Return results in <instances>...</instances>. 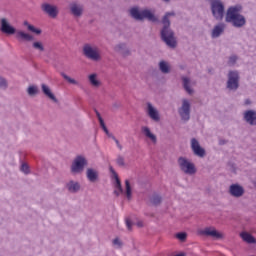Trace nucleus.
Returning <instances> with one entry per match:
<instances>
[{
    "instance_id": "obj_32",
    "label": "nucleus",
    "mask_w": 256,
    "mask_h": 256,
    "mask_svg": "<svg viewBox=\"0 0 256 256\" xmlns=\"http://www.w3.org/2000/svg\"><path fill=\"white\" fill-rule=\"evenodd\" d=\"M169 17H175V12L174 11L166 12L162 17L161 23L171 25V20L169 19Z\"/></svg>"
},
{
    "instance_id": "obj_5",
    "label": "nucleus",
    "mask_w": 256,
    "mask_h": 256,
    "mask_svg": "<svg viewBox=\"0 0 256 256\" xmlns=\"http://www.w3.org/2000/svg\"><path fill=\"white\" fill-rule=\"evenodd\" d=\"M210 11L215 21H223L227 13H225V3L221 0H210Z\"/></svg>"
},
{
    "instance_id": "obj_46",
    "label": "nucleus",
    "mask_w": 256,
    "mask_h": 256,
    "mask_svg": "<svg viewBox=\"0 0 256 256\" xmlns=\"http://www.w3.org/2000/svg\"><path fill=\"white\" fill-rule=\"evenodd\" d=\"M109 171H110V173H111V177L113 178V177H117V176H119V174H117V172L115 171V169L113 168V166H109Z\"/></svg>"
},
{
    "instance_id": "obj_26",
    "label": "nucleus",
    "mask_w": 256,
    "mask_h": 256,
    "mask_svg": "<svg viewBox=\"0 0 256 256\" xmlns=\"http://www.w3.org/2000/svg\"><path fill=\"white\" fill-rule=\"evenodd\" d=\"M124 194L126 195L128 201H131V198L133 197V187H131V182L129 180H125Z\"/></svg>"
},
{
    "instance_id": "obj_35",
    "label": "nucleus",
    "mask_w": 256,
    "mask_h": 256,
    "mask_svg": "<svg viewBox=\"0 0 256 256\" xmlns=\"http://www.w3.org/2000/svg\"><path fill=\"white\" fill-rule=\"evenodd\" d=\"M174 237H176L178 241H181V243H185L187 241V232H178Z\"/></svg>"
},
{
    "instance_id": "obj_30",
    "label": "nucleus",
    "mask_w": 256,
    "mask_h": 256,
    "mask_svg": "<svg viewBox=\"0 0 256 256\" xmlns=\"http://www.w3.org/2000/svg\"><path fill=\"white\" fill-rule=\"evenodd\" d=\"M26 93L29 95V97H36V95H39V87L37 85H30L28 86Z\"/></svg>"
},
{
    "instance_id": "obj_48",
    "label": "nucleus",
    "mask_w": 256,
    "mask_h": 256,
    "mask_svg": "<svg viewBox=\"0 0 256 256\" xmlns=\"http://www.w3.org/2000/svg\"><path fill=\"white\" fill-rule=\"evenodd\" d=\"M94 113H96V117L98 119V121H103V117H101V113H99L98 109H94Z\"/></svg>"
},
{
    "instance_id": "obj_53",
    "label": "nucleus",
    "mask_w": 256,
    "mask_h": 256,
    "mask_svg": "<svg viewBox=\"0 0 256 256\" xmlns=\"http://www.w3.org/2000/svg\"><path fill=\"white\" fill-rule=\"evenodd\" d=\"M137 227H143V222H137Z\"/></svg>"
},
{
    "instance_id": "obj_51",
    "label": "nucleus",
    "mask_w": 256,
    "mask_h": 256,
    "mask_svg": "<svg viewBox=\"0 0 256 256\" xmlns=\"http://www.w3.org/2000/svg\"><path fill=\"white\" fill-rule=\"evenodd\" d=\"M113 193H114V195H116V197H119V195L122 194L121 191L117 190V188H116V190H114Z\"/></svg>"
},
{
    "instance_id": "obj_42",
    "label": "nucleus",
    "mask_w": 256,
    "mask_h": 256,
    "mask_svg": "<svg viewBox=\"0 0 256 256\" xmlns=\"http://www.w3.org/2000/svg\"><path fill=\"white\" fill-rule=\"evenodd\" d=\"M125 223H126V227H127L128 231H132L133 230V221H131V219H129V218H126Z\"/></svg>"
},
{
    "instance_id": "obj_19",
    "label": "nucleus",
    "mask_w": 256,
    "mask_h": 256,
    "mask_svg": "<svg viewBox=\"0 0 256 256\" xmlns=\"http://www.w3.org/2000/svg\"><path fill=\"white\" fill-rule=\"evenodd\" d=\"M86 177L90 183H97V181H99V171L93 168H88L86 170Z\"/></svg>"
},
{
    "instance_id": "obj_22",
    "label": "nucleus",
    "mask_w": 256,
    "mask_h": 256,
    "mask_svg": "<svg viewBox=\"0 0 256 256\" xmlns=\"http://www.w3.org/2000/svg\"><path fill=\"white\" fill-rule=\"evenodd\" d=\"M141 131L143 135H145L148 139H150V141H152V143H157V136L153 134V132H151V128H149L148 126H142Z\"/></svg>"
},
{
    "instance_id": "obj_33",
    "label": "nucleus",
    "mask_w": 256,
    "mask_h": 256,
    "mask_svg": "<svg viewBox=\"0 0 256 256\" xmlns=\"http://www.w3.org/2000/svg\"><path fill=\"white\" fill-rule=\"evenodd\" d=\"M33 49H36V51H40V53H43L45 51V46H43V42L41 41H34L32 43Z\"/></svg>"
},
{
    "instance_id": "obj_28",
    "label": "nucleus",
    "mask_w": 256,
    "mask_h": 256,
    "mask_svg": "<svg viewBox=\"0 0 256 256\" xmlns=\"http://www.w3.org/2000/svg\"><path fill=\"white\" fill-rule=\"evenodd\" d=\"M113 179V185L115 187V189H117L118 191H120V193L125 194V190L123 189V184H121V179L119 178V176H114L112 177Z\"/></svg>"
},
{
    "instance_id": "obj_8",
    "label": "nucleus",
    "mask_w": 256,
    "mask_h": 256,
    "mask_svg": "<svg viewBox=\"0 0 256 256\" xmlns=\"http://www.w3.org/2000/svg\"><path fill=\"white\" fill-rule=\"evenodd\" d=\"M239 79V71L230 70L228 72V80L226 83L227 89H229V91H237V89H239Z\"/></svg>"
},
{
    "instance_id": "obj_49",
    "label": "nucleus",
    "mask_w": 256,
    "mask_h": 256,
    "mask_svg": "<svg viewBox=\"0 0 256 256\" xmlns=\"http://www.w3.org/2000/svg\"><path fill=\"white\" fill-rule=\"evenodd\" d=\"M113 109H119L121 107V102H114L112 104Z\"/></svg>"
},
{
    "instance_id": "obj_9",
    "label": "nucleus",
    "mask_w": 256,
    "mask_h": 256,
    "mask_svg": "<svg viewBox=\"0 0 256 256\" xmlns=\"http://www.w3.org/2000/svg\"><path fill=\"white\" fill-rule=\"evenodd\" d=\"M179 115L182 121H189L191 119V103L189 100L184 99L182 101V107L179 110Z\"/></svg>"
},
{
    "instance_id": "obj_34",
    "label": "nucleus",
    "mask_w": 256,
    "mask_h": 256,
    "mask_svg": "<svg viewBox=\"0 0 256 256\" xmlns=\"http://www.w3.org/2000/svg\"><path fill=\"white\" fill-rule=\"evenodd\" d=\"M61 77H63V79H65V81H67L68 83H70L71 85H79V82H77V80L69 77L67 74H65L64 72L60 73Z\"/></svg>"
},
{
    "instance_id": "obj_3",
    "label": "nucleus",
    "mask_w": 256,
    "mask_h": 256,
    "mask_svg": "<svg viewBox=\"0 0 256 256\" xmlns=\"http://www.w3.org/2000/svg\"><path fill=\"white\" fill-rule=\"evenodd\" d=\"M129 15L134 21L143 23L145 19L150 23H159V18L155 15V12L149 8L142 9L139 6H134L129 9Z\"/></svg>"
},
{
    "instance_id": "obj_20",
    "label": "nucleus",
    "mask_w": 256,
    "mask_h": 256,
    "mask_svg": "<svg viewBox=\"0 0 256 256\" xmlns=\"http://www.w3.org/2000/svg\"><path fill=\"white\" fill-rule=\"evenodd\" d=\"M66 189H68L69 193H79V191H81V184L74 180H70L66 183Z\"/></svg>"
},
{
    "instance_id": "obj_25",
    "label": "nucleus",
    "mask_w": 256,
    "mask_h": 256,
    "mask_svg": "<svg viewBox=\"0 0 256 256\" xmlns=\"http://www.w3.org/2000/svg\"><path fill=\"white\" fill-rule=\"evenodd\" d=\"M182 83H183V87L184 90L186 91V93H188V95H193V89H191V79H189V77H182Z\"/></svg>"
},
{
    "instance_id": "obj_38",
    "label": "nucleus",
    "mask_w": 256,
    "mask_h": 256,
    "mask_svg": "<svg viewBox=\"0 0 256 256\" xmlns=\"http://www.w3.org/2000/svg\"><path fill=\"white\" fill-rule=\"evenodd\" d=\"M116 163L119 167H125V158L121 155H118Z\"/></svg>"
},
{
    "instance_id": "obj_40",
    "label": "nucleus",
    "mask_w": 256,
    "mask_h": 256,
    "mask_svg": "<svg viewBox=\"0 0 256 256\" xmlns=\"http://www.w3.org/2000/svg\"><path fill=\"white\" fill-rule=\"evenodd\" d=\"M125 47H126L125 43H120V44H118V45L115 46L114 50H115L117 53H119V52H121V51L123 52L124 49H125Z\"/></svg>"
},
{
    "instance_id": "obj_2",
    "label": "nucleus",
    "mask_w": 256,
    "mask_h": 256,
    "mask_svg": "<svg viewBox=\"0 0 256 256\" xmlns=\"http://www.w3.org/2000/svg\"><path fill=\"white\" fill-rule=\"evenodd\" d=\"M241 11H243L241 4L230 6L226 11L225 22L231 23L236 29L245 27L247 25V19L241 14Z\"/></svg>"
},
{
    "instance_id": "obj_29",
    "label": "nucleus",
    "mask_w": 256,
    "mask_h": 256,
    "mask_svg": "<svg viewBox=\"0 0 256 256\" xmlns=\"http://www.w3.org/2000/svg\"><path fill=\"white\" fill-rule=\"evenodd\" d=\"M150 203H152L154 207H159V205L163 203V197L157 193H154L150 198Z\"/></svg>"
},
{
    "instance_id": "obj_50",
    "label": "nucleus",
    "mask_w": 256,
    "mask_h": 256,
    "mask_svg": "<svg viewBox=\"0 0 256 256\" xmlns=\"http://www.w3.org/2000/svg\"><path fill=\"white\" fill-rule=\"evenodd\" d=\"M219 145H227V140L225 139L219 140Z\"/></svg>"
},
{
    "instance_id": "obj_52",
    "label": "nucleus",
    "mask_w": 256,
    "mask_h": 256,
    "mask_svg": "<svg viewBox=\"0 0 256 256\" xmlns=\"http://www.w3.org/2000/svg\"><path fill=\"white\" fill-rule=\"evenodd\" d=\"M245 105H251V101L249 99L245 100Z\"/></svg>"
},
{
    "instance_id": "obj_27",
    "label": "nucleus",
    "mask_w": 256,
    "mask_h": 256,
    "mask_svg": "<svg viewBox=\"0 0 256 256\" xmlns=\"http://www.w3.org/2000/svg\"><path fill=\"white\" fill-rule=\"evenodd\" d=\"M159 70L161 73H164V75H167L168 73H171V66H169L167 61L162 60L159 62Z\"/></svg>"
},
{
    "instance_id": "obj_1",
    "label": "nucleus",
    "mask_w": 256,
    "mask_h": 256,
    "mask_svg": "<svg viewBox=\"0 0 256 256\" xmlns=\"http://www.w3.org/2000/svg\"><path fill=\"white\" fill-rule=\"evenodd\" d=\"M0 31L3 35H7V37L16 35L17 41H27L28 43H31V41L35 40L33 34L23 30H17L7 18H0Z\"/></svg>"
},
{
    "instance_id": "obj_16",
    "label": "nucleus",
    "mask_w": 256,
    "mask_h": 256,
    "mask_svg": "<svg viewBox=\"0 0 256 256\" xmlns=\"http://www.w3.org/2000/svg\"><path fill=\"white\" fill-rule=\"evenodd\" d=\"M243 119L248 125L256 126V111L253 109L246 110L243 114Z\"/></svg>"
},
{
    "instance_id": "obj_17",
    "label": "nucleus",
    "mask_w": 256,
    "mask_h": 256,
    "mask_svg": "<svg viewBox=\"0 0 256 256\" xmlns=\"http://www.w3.org/2000/svg\"><path fill=\"white\" fill-rule=\"evenodd\" d=\"M41 91L43 95H45V97L50 99V101H53L54 103H59V100L47 84H41Z\"/></svg>"
},
{
    "instance_id": "obj_10",
    "label": "nucleus",
    "mask_w": 256,
    "mask_h": 256,
    "mask_svg": "<svg viewBox=\"0 0 256 256\" xmlns=\"http://www.w3.org/2000/svg\"><path fill=\"white\" fill-rule=\"evenodd\" d=\"M83 55L87 57V59H91L92 61H99L101 59V56L99 55V52L97 49L93 48L90 44H85L83 46Z\"/></svg>"
},
{
    "instance_id": "obj_54",
    "label": "nucleus",
    "mask_w": 256,
    "mask_h": 256,
    "mask_svg": "<svg viewBox=\"0 0 256 256\" xmlns=\"http://www.w3.org/2000/svg\"><path fill=\"white\" fill-rule=\"evenodd\" d=\"M163 1H165L166 3H168V1H170V0H163Z\"/></svg>"
},
{
    "instance_id": "obj_37",
    "label": "nucleus",
    "mask_w": 256,
    "mask_h": 256,
    "mask_svg": "<svg viewBox=\"0 0 256 256\" xmlns=\"http://www.w3.org/2000/svg\"><path fill=\"white\" fill-rule=\"evenodd\" d=\"M238 59H239V57H237V55L230 56L228 59L229 67H233L234 65H236Z\"/></svg>"
},
{
    "instance_id": "obj_31",
    "label": "nucleus",
    "mask_w": 256,
    "mask_h": 256,
    "mask_svg": "<svg viewBox=\"0 0 256 256\" xmlns=\"http://www.w3.org/2000/svg\"><path fill=\"white\" fill-rule=\"evenodd\" d=\"M88 79H89L90 85H92L93 87H99V85H101V82L97 79L96 73L90 74L88 76Z\"/></svg>"
},
{
    "instance_id": "obj_14",
    "label": "nucleus",
    "mask_w": 256,
    "mask_h": 256,
    "mask_svg": "<svg viewBox=\"0 0 256 256\" xmlns=\"http://www.w3.org/2000/svg\"><path fill=\"white\" fill-rule=\"evenodd\" d=\"M229 194L232 197L239 199V197H243V195H245V188H243L239 183L232 184L229 186Z\"/></svg>"
},
{
    "instance_id": "obj_15",
    "label": "nucleus",
    "mask_w": 256,
    "mask_h": 256,
    "mask_svg": "<svg viewBox=\"0 0 256 256\" xmlns=\"http://www.w3.org/2000/svg\"><path fill=\"white\" fill-rule=\"evenodd\" d=\"M41 9L44 13H46V15H49V17H52V19H55V17L59 15V10L55 5H51L49 3H43L41 6Z\"/></svg>"
},
{
    "instance_id": "obj_6",
    "label": "nucleus",
    "mask_w": 256,
    "mask_h": 256,
    "mask_svg": "<svg viewBox=\"0 0 256 256\" xmlns=\"http://www.w3.org/2000/svg\"><path fill=\"white\" fill-rule=\"evenodd\" d=\"M178 165L180 167V171H182L186 175H195V173H197L195 163L191 162L189 159L183 156H180L178 158Z\"/></svg>"
},
{
    "instance_id": "obj_4",
    "label": "nucleus",
    "mask_w": 256,
    "mask_h": 256,
    "mask_svg": "<svg viewBox=\"0 0 256 256\" xmlns=\"http://www.w3.org/2000/svg\"><path fill=\"white\" fill-rule=\"evenodd\" d=\"M162 28L160 29V39L170 47V49H175L177 47V38L175 37V31L171 29V24H162Z\"/></svg>"
},
{
    "instance_id": "obj_41",
    "label": "nucleus",
    "mask_w": 256,
    "mask_h": 256,
    "mask_svg": "<svg viewBox=\"0 0 256 256\" xmlns=\"http://www.w3.org/2000/svg\"><path fill=\"white\" fill-rule=\"evenodd\" d=\"M7 87V80L3 77H0V89H7Z\"/></svg>"
},
{
    "instance_id": "obj_21",
    "label": "nucleus",
    "mask_w": 256,
    "mask_h": 256,
    "mask_svg": "<svg viewBox=\"0 0 256 256\" xmlns=\"http://www.w3.org/2000/svg\"><path fill=\"white\" fill-rule=\"evenodd\" d=\"M240 237L245 243H248V245H256V238L249 232L247 231L241 232Z\"/></svg>"
},
{
    "instance_id": "obj_11",
    "label": "nucleus",
    "mask_w": 256,
    "mask_h": 256,
    "mask_svg": "<svg viewBox=\"0 0 256 256\" xmlns=\"http://www.w3.org/2000/svg\"><path fill=\"white\" fill-rule=\"evenodd\" d=\"M191 149H192V152L194 153V155L196 157H200V159H203V157H205V155H207V151L205 150V148H203L201 146V144L199 143V140H197V138L191 139Z\"/></svg>"
},
{
    "instance_id": "obj_23",
    "label": "nucleus",
    "mask_w": 256,
    "mask_h": 256,
    "mask_svg": "<svg viewBox=\"0 0 256 256\" xmlns=\"http://www.w3.org/2000/svg\"><path fill=\"white\" fill-rule=\"evenodd\" d=\"M23 25L27 28V31H29V33H34V35H41V33H43V30L30 24L27 20L23 22Z\"/></svg>"
},
{
    "instance_id": "obj_24",
    "label": "nucleus",
    "mask_w": 256,
    "mask_h": 256,
    "mask_svg": "<svg viewBox=\"0 0 256 256\" xmlns=\"http://www.w3.org/2000/svg\"><path fill=\"white\" fill-rule=\"evenodd\" d=\"M70 11L74 17H81V15H83V7H81L79 4H71Z\"/></svg>"
},
{
    "instance_id": "obj_55",
    "label": "nucleus",
    "mask_w": 256,
    "mask_h": 256,
    "mask_svg": "<svg viewBox=\"0 0 256 256\" xmlns=\"http://www.w3.org/2000/svg\"><path fill=\"white\" fill-rule=\"evenodd\" d=\"M254 187H256V181L254 182Z\"/></svg>"
},
{
    "instance_id": "obj_45",
    "label": "nucleus",
    "mask_w": 256,
    "mask_h": 256,
    "mask_svg": "<svg viewBox=\"0 0 256 256\" xmlns=\"http://www.w3.org/2000/svg\"><path fill=\"white\" fill-rule=\"evenodd\" d=\"M112 243L113 245H117L118 249H121V247H123V242L119 238H115Z\"/></svg>"
},
{
    "instance_id": "obj_7",
    "label": "nucleus",
    "mask_w": 256,
    "mask_h": 256,
    "mask_svg": "<svg viewBox=\"0 0 256 256\" xmlns=\"http://www.w3.org/2000/svg\"><path fill=\"white\" fill-rule=\"evenodd\" d=\"M87 165H89L87 158H85V156L83 155H78L75 157V159L72 162L71 173H74V174L83 173Z\"/></svg>"
},
{
    "instance_id": "obj_13",
    "label": "nucleus",
    "mask_w": 256,
    "mask_h": 256,
    "mask_svg": "<svg viewBox=\"0 0 256 256\" xmlns=\"http://www.w3.org/2000/svg\"><path fill=\"white\" fill-rule=\"evenodd\" d=\"M199 234L204 235V237H212L213 239H223V234L215 229V227H206L200 230Z\"/></svg>"
},
{
    "instance_id": "obj_36",
    "label": "nucleus",
    "mask_w": 256,
    "mask_h": 256,
    "mask_svg": "<svg viewBox=\"0 0 256 256\" xmlns=\"http://www.w3.org/2000/svg\"><path fill=\"white\" fill-rule=\"evenodd\" d=\"M99 125L101 129L104 131V133L107 135V137H111L113 134L109 132V129L107 128V125L105 124V120H100Z\"/></svg>"
},
{
    "instance_id": "obj_39",
    "label": "nucleus",
    "mask_w": 256,
    "mask_h": 256,
    "mask_svg": "<svg viewBox=\"0 0 256 256\" xmlns=\"http://www.w3.org/2000/svg\"><path fill=\"white\" fill-rule=\"evenodd\" d=\"M20 170L22 171V173H25V175H29V173H31V171L29 170V166L27 165V163H22Z\"/></svg>"
},
{
    "instance_id": "obj_47",
    "label": "nucleus",
    "mask_w": 256,
    "mask_h": 256,
    "mask_svg": "<svg viewBox=\"0 0 256 256\" xmlns=\"http://www.w3.org/2000/svg\"><path fill=\"white\" fill-rule=\"evenodd\" d=\"M122 55H123V57H129V55H131V51H129V49H123L122 50Z\"/></svg>"
},
{
    "instance_id": "obj_12",
    "label": "nucleus",
    "mask_w": 256,
    "mask_h": 256,
    "mask_svg": "<svg viewBox=\"0 0 256 256\" xmlns=\"http://www.w3.org/2000/svg\"><path fill=\"white\" fill-rule=\"evenodd\" d=\"M146 114L152 121H154V123H159V121H161L159 110H157V108H155L151 102L146 103Z\"/></svg>"
},
{
    "instance_id": "obj_43",
    "label": "nucleus",
    "mask_w": 256,
    "mask_h": 256,
    "mask_svg": "<svg viewBox=\"0 0 256 256\" xmlns=\"http://www.w3.org/2000/svg\"><path fill=\"white\" fill-rule=\"evenodd\" d=\"M109 138H110V139H113V141H115V143H116L118 149H120V151L123 149V146L121 145V143L119 142V140L116 139L115 135L112 134L111 136H109Z\"/></svg>"
},
{
    "instance_id": "obj_18",
    "label": "nucleus",
    "mask_w": 256,
    "mask_h": 256,
    "mask_svg": "<svg viewBox=\"0 0 256 256\" xmlns=\"http://www.w3.org/2000/svg\"><path fill=\"white\" fill-rule=\"evenodd\" d=\"M225 27H226L225 23H223V22L216 24L211 32L212 39H219V36L222 33H225Z\"/></svg>"
},
{
    "instance_id": "obj_44",
    "label": "nucleus",
    "mask_w": 256,
    "mask_h": 256,
    "mask_svg": "<svg viewBox=\"0 0 256 256\" xmlns=\"http://www.w3.org/2000/svg\"><path fill=\"white\" fill-rule=\"evenodd\" d=\"M228 167H229V170H230L232 173H237V166L235 165V163H233V162H228Z\"/></svg>"
}]
</instances>
